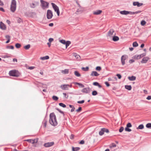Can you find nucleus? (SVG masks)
<instances>
[{
	"label": "nucleus",
	"mask_w": 151,
	"mask_h": 151,
	"mask_svg": "<svg viewBox=\"0 0 151 151\" xmlns=\"http://www.w3.org/2000/svg\"><path fill=\"white\" fill-rule=\"evenodd\" d=\"M49 122L54 126H56L58 124L56 116L54 113H51L50 115Z\"/></svg>",
	"instance_id": "f257e3e1"
},
{
	"label": "nucleus",
	"mask_w": 151,
	"mask_h": 151,
	"mask_svg": "<svg viewBox=\"0 0 151 151\" xmlns=\"http://www.w3.org/2000/svg\"><path fill=\"white\" fill-rule=\"evenodd\" d=\"M17 3L15 0H12L11 7L10 10L11 12H14L16 10V9Z\"/></svg>",
	"instance_id": "f03ea898"
},
{
	"label": "nucleus",
	"mask_w": 151,
	"mask_h": 151,
	"mask_svg": "<svg viewBox=\"0 0 151 151\" xmlns=\"http://www.w3.org/2000/svg\"><path fill=\"white\" fill-rule=\"evenodd\" d=\"M9 75L10 76L18 77L19 76V74L18 73V71L16 70H12L9 71Z\"/></svg>",
	"instance_id": "7ed1b4c3"
},
{
	"label": "nucleus",
	"mask_w": 151,
	"mask_h": 151,
	"mask_svg": "<svg viewBox=\"0 0 151 151\" xmlns=\"http://www.w3.org/2000/svg\"><path fill=\"white\" fill-rule=\"evenodd\" d=\"M51 4L55 11L56 12L58 15L59 16L60 15V11L58 6L53 3H52Z\"/></svg>",
	"instance_id": "20e7f679"
},
{
	"label": "nucleus",
	"mask_w": 151,
	"mask_h": 151,
	"mask_svg": "<svg viewBox=\"0 0 151 151\" xmlns=\"http://www.w3.org/2000/svg\"><path fill=\"white\" fill-rule=\"evenodd\" d=\"M40 2L41 3L42 8L43 9H45V8H47L48 6V3L43 0H41Z\"/></svg>",
	"instance_id": "39448f33"
},
{
	"label": "nucleus",
	"mask_w": 151,
	"mask_h": 151,
	"mask_svg": "<svg viewBox=\"0 0 151 151\" xmlns=\"http://www.w3.org/2000/svg\"><path fill=\"white\" fill-rule=\"evenodd\" d=\"M52 12L50 10L48 9L47 10V17L48 19H51L53 16Z\"/></svg>",
	"instance_id": "423d86ee"
},
{
	"label": "nucleus",
	"mask_w": 151,
	"mask_h": 151,
	"mask_svg": "<svg viewBox=\"0 0 151 151\" xmlns=\"http://www.w3.org/2000/svg\"><path fill=\"white\" fill-rule=\"evenodd\" d=\"M128 58V56L126 55H124L122 56L121 60L122 64L123 65H124L125 64V60L127 58Z\"/></svg>",
	"instance_id": "0eeeda50"
},
{
	"label": "nucleus",
	"mask_w": 151,
	"mask_h": 151,
	"mask_svg": "<svg viewBox=\"0 0 151 151\" xmlns=\"http://www.w3.org/2000/svg\"><path fill=\"white\" fill-rule=\"evenodd\" d=\"M54 144V142H48L45 143L43 146L45 147H48L53 146Z\"/></svg>",
	"instance_id": "6e6552de"
},
{
	"label": "nucleus",
	"mask_w": 151,
	"mask_h": 151,
	"mask_svg": "<svg viewBox=\"0 0 151 151\" xmlns=\"http://www.w3.org/2000/svg\"><path fill=\"white\" fill-rule=\"evenodd\" d=\"M146 55V53H144L139 55H135L134 57V58L135 59H136L137 60H138L143 57L145 56Z\"/></svg>",
	"instance_id": "1a4fd4ad"
},
{
	"label": "nucleus",
	"mask_w": 151,
	"mask_h": 151,
	"mask_svg": "<svg viewBox=\"0 0 151 151\" xmlns=\"http://www.w3.org/2000/svg\"><path fill=\"white\" fill-rule=\"evenodd\" d=\"M149 59V58L148 57H143L142 60L141 61V63H146Z\"/></svg>",
	"instance_id": "9d476101"
},
{
	"label": "nucleus",
	"mask_w": 151,
	"mask_h": 151,
	"mask_svg": "<svg viewBox=\"0 0 151 151\" xmlns=\"http://www.w3.org/2000/svg\"><path fill=\"white\" fill-rule=\"evenodd\" d=\"M0 28L3 30H5L6 28V25L2 22H0Z\"/></svg>",
	"instance_id": "9b49d317"
},
{
	"label": "nucleus",
	"mask_w": 151,
	"mask_h": 151,
	"mask_svg": "<svg viewBox=\"0 0 151 151\" xmlns=\"http://www.w3.org/2000/svg\"><path fill=\"white\" fill-rule=\"evenodd\" d=\"M68 84L62 85L60 86V88L63 90H68Z\"/></svg>",
	"instance_id": "f8f14e48"
},
{
	"label": "nucleus",
	"mask_w": 151,
	"mask_h": 151,
	"mask_svg": "<svg viewBox=\"0 0 151 151\" xmlns=\"http://www.w3.org/2000/svg\"><path fill=\"white\" fill-rule=\"evenodd\" d=\"M133 4L134 6H137L139 7L142 6L143 5V4L142 3H140L138 1H135L133 2Z\"/></svg>",
	"instance_id": "ddd939ff"
},
{
	"label": "nucleus",
	"mask_w": 151,
	"mask_h": 151,
	"mask_svg": "<svg viewBox=\"0 0 151 151\" xmlns=\"http://www.w3.org/2000/svg\"><path fill=\"white\" fill-rule=\"evenodd\" d=\"M99 74L96 71H93L91 72L90 75L92 76H96L97 77L99 76Z\"/></svg>",
	"instance_id": "4468645a"
},
{
	"label": "nucleus",
	"mask_w": 151,
	"mask_h": 151,
	"mask_svg": "<svg viewBox=\"0 0 151 151\" xmlns=\"http://www.w3.org/2000/svg\"><path fill=\"white\" fill-rule=\"evenodd\" d=\"M89 89H90V88H84L81 91L83 93H88V91H89Z\"/></svg>",
	"instance_id": "2eb2a0df"
},
{
	"label": "nucleus",
	"mask_w": 151,
	"mask_h": 151,
	"mask_svg": "<svg viewBox=\"0 0 151 151\" xmlns=\"http://www.w3.org/2000/svg\"><path fill=\"white\" fill-rule=\"evenodd\" d=\"M102 11L101 10H97L93 12V14L96 15H98L100 14L102 12Z\"/></svg>",
	"instance_id": "dca6fc26"
},
{
	"label": "nucleus",
	"mask_w": 151,
	"mask_h": 151,
	"mask_svg": "<svg viewBox=\"0 0 151 151\" xmlns=\"http://www.w3.org/2000/svg\"><path fill=\"white\" fill-rule=\"evenodd\" d=\"M136 78V77L132 76H129L128 77V79L130 81H134L135 80Z\"/></svg>",
	"instance_id": "f3484780"
},
{
	"label": "nucleus",
	"mask_w": 151,
	"mask_h": 151,
	"mask_svg": "<svg viewBox=\"0 0 151 151\" xmlns=\"http://www.w3.org/2000/svg\"><path fill=\"white\" fill-rule=\"evenodd\" d=\"M120 13L122 15H127L128 14V11L126 10H123L121 11L120 12Z\"/></svg>",
	"instance_id": "a211bd4d"
},
{
	"label": "nucleus",
	"mask_w": 151,
	"mask_h": 151,
	"mask_svg": "<svg viewBox=\"0 0 151 151\" xmlns=\"http://www.w3.org/2000/svg\"><path fill=\"white\" fill-rule=\"evenodd\" d=\"M74 83L75 85H78L81 88H82L84 87V86L82 83L77 82H74Z\"/></svg>",
	"instance_id": "6ab92c4d"
},
{
	"label": "nucleus",
	"mask_w": 151,
	"mask_h": 151,
	"mask_svg": "<svg viewBox=\"0 0 151 151\" xmlns=\"http://www.w3.org/2000/svg\"><path fill=\"white\" fill-rule=\"evenodd\" d=\"M114 31L113 29H111L109 31L108 33V35L109 36H111L113 35V33L114 32Z\"/></svg>",
	"instance_id": "aec40b11"
},
{
	"label": "nucleus",
	"mask_w": 151,
	"mask_h": 151,
	"mask_svg": "<svg viewBox=\"0 0 151 151\" xmlns=\"http://www.w3.org/2000/svg\"><path fill=\"white\" fill-rule=\"evenodd\" d=\"M73 55L78 60H80L81 58L80 57L79 55H78L77 53H74Z\"/></svg>",
	"instance_id": "412c9836"
},
{
	"label": "nucleus",
	"mask_w": 151,
	"mask_h": 151,
	"mask_svg": "<svg viewBox=\"0 0 151 151\" xmlns=\"http://www.w3.org/2000/svg\"><path fill=\"white\" fill-rule=\"evenodd\" d=\"M119 39V37L117 36H114L112 38V40L115 42L118 41Z\"/></svg>",
	"instance_id": "4be33fe9"
},
{
	"label": "nucleus",
	"mask_w": 151,
	"mask_h": 151,
	"mask_svg": "<svg viewBox=\"0 0 151 151\" xmlns=\"http://www.w3.org/2000/svg\"><path fill=\"white\" fill-rule=\"evenodd\" d=\"M74 73L75 75L77 77H79L81 76L80 74L77 71H75L74 72Z\"/></svg>",
	"instance_id": "5701e85b"
},
{
	"label": "nucleus",
	"mask_w": 151,
	"mask_h": 151,
	"mask_svg": "<svg viewBox=\"0 0 151 151\" xmlns=\"http://www.w3.org/2000/svg\"><path fill=\"white\" fill-rule=\"evenodd\" d=\"M125 89L128 90H131L132 87L131 85H126L125 86Z\"/></svg>",
	"instance_id": "b1692460"
},
{
	"label": "nucleus",
	"mask_w": 151,
	"mask_h": 151,
	"mask_svg": "<svg viewBox=\"0 0 151 151\" xmlns=\"http://www.w3.org/2000/svg\"><path fill=\"white\" fill-rule=\"evenodd\" d=\"M49 57L48 56H46L45 57H41L40 58V59L42 60H47L49 59Z\"/></svg>",
	"instance_id": "393cba45"
},
{
	"label": "nucleus",
	"mask_w": 151,
	"mask_h": 151,
	"mask_svg": "<svg viewBox=\"0 0 151 151\" xmlns=\"http://www.w3.org/2000/svg\"><path fill=\"white\" fill-rule=\"evenodd\" d=\"M80 148L79 147H72V151H78L80 149Z\"/></svg>",
	"instance_id": "a878e982"
},
{
	"label": "nucleus",
	"mask_w": 151,
	"mask_h": 151,
	"mask_svg": "<svg viewBox=\"0 0 151 151\" xmlns=\"http://www.w3.org/2000/svg\"><path fill=\"white\" fill-rule=\"evenodd\" d=\"M144 128V125L143 124H141L137 128V129H142Z\"/></svg>",
	"instance_id": "bb28decb"
},
{
	"label": "nucleus",
	"mask_w": 151,
	"mask_h": 151,
	"mask_svg": "<svg viewBox=\"0 0 151 151\" xmlns=\"http://www.w3.org/2000/svg\"><path fill=\"white\" fill-rule=\"evenodd\" d=\"M71 42L70 41H67L66 42V43H65L66 48H67V47L69 46V45L70 44Z\"/></svg>",
	"instance_id": "cd10ccee"
},
{
	"label": "nucleus",
	"mask_w": 151,
	"mask_h": 151,
	"mask_svg": "<svg viewBox=\"0 0 151 151\" xmlns=\"http://www.w3.org/2000/svg\"><path fill=\"white\" fill-rule=\"evenodd\" d=\"M62 72L65 74H67L69 73V70L68 69H65L63 70Z\"/></svg>",
	"instance_id": "c85d7f7f"
},
{
	"label": "nucleus",
	"mask_w": 151,
	"mask_h": 151,
	"mask_svg": "<svg viewBox=\"0 0 151 151\" xmlns=\"http://www.w3.org/2000/svg\"><path fill=\"white\" fill-rule=\"evenodd\" d=\"M104 133V131L103 130V128L101 129V131L99 132V134L100 135H102Z\"/></svg>",
	"instance_id": "c756f323"
},
{
	"label": "nucleus",
	"mask_w": 151,
	"mask_h": 151,
	"mask_svg": "<svg viewBox=\"0 0 151 151\" xmlns=\"http://www.w3.org/2000/svg\"><path fill=\"white\" fill-rule=\"evenodd\" d=\"M30 47V45L29 44H28L24 47V48L27 50H28Z\"/></svg>",
	"instance_id": "7c9ffc66"
},
{
	"label": "nucleus",
	"mask_w": 151,
	"mask_h": 151,
	"mask_svg": "<svg viewBox=\"0 0 151 151\" xmlns=\"http://www.w3.org/2000/svg\"><path fill=\"white\" fill-rule=\"evenodd\" d=\"M59 105L60 106L63 108H65L66 107V105L62 103H60L59 104Z\"/></svg>",
	"instance_id": "2f4dec72"
},
{
	"label": "nucleus",
	"mask_w": 151,
	"mask_h": 151,
	"mask_svg": "<svg viewBox=\"0 0 151 151\" xmlns=\"http://www.w3.org/2000/svg\"><path fill=\"white\" fill-rule=\"evenodd\" d=\"M42 123L44 124V127H46L47 124V120L45 119H44L42 122Z\"/></svg>",
	"instance_id": "473e14b6"
},
{
	"label": "nucleus",
	"mask_w": 151,
	"mask_h": 151,
	"mask_svg": "<svg viewBox=\"0 0 151 151\" xmlns=\"http://www.w3.org/2000/svg\"><path fill=\"white\" fill-rule=\"evenodd\" d=\"M132 45L133 47H136L138 46V44L136 42H135L133 43Z\"/></svg>",
	"instance_id": "72a5a7b5"
},
{
	"label": "nucleus",
	"mask_w": 151,
	"mask_h": 151,
	"mask_svg": "<svg viewBox=\"0 0 151 151\" xmlns=\"http://www.w3.org/2000/svg\"><path fill=\"white\" fill-rule=\"evenodd\" d=\"M52 99L53 100L56 101L58 100V98L56 96H53L52 97Z\"/></svg>",
	"instance_id": "f704fd0d"
},
{
	"label": "nucleus",
	"mask_w": 151,
	"mask_h": 151,
	"mask_svg": "<svg viewBox=\"0 0 151 151\" xmlns=\"http://www.w3.org/2000/svg\"><path fill=\"white\" fill-rule=\"evenodd\" d=\"M81 69L83 70L86 71L88 70L89 68L88 67H86V68L82 67Z\"/></svg>",
	"instance_id": "c9c22d12"
},
{
	"label": "nucleus",
	"mask_w": 151,
	"mask_h": 151,
	"mask_svg": "<svg viewBox=\"0 0 151 151\" xmlns=\"http://www.w3.org/2000/svg\"><path fill=\"white\" fill-rule=\"evenodd\" d=\"M146 126L147 128L151 129V123H148L147 124Z\"/></svg>",
	"instance_id": "e433bc0d"
},
{
	"label": "nucleus",
	"mask_w": 151,
	"mask_h": 151,
	"mask_svg": "<svg viewBox=\"0 0 151 151\" xmlns=\"http://www.w3.org/2000/svg\"><path fill=\"white\" fill-rule=\"evenodd\" d=\"M56 109L58 110L59 112H60L61 114H63V115L64 116L65 115V114L64 113V112L62 111L61 110H60L58 108H56Z\"/></svg>",
	"instance_id": "4c0bfd02"
},
{
	"label": "nucleus",
	"mask_w": 151,
	"mask_h": 151,
	"mask_svg": "<svg viewBox=\"0 0 151 151\" xmlns=\"http://www.w3.org/2000/svg\"><path fill=\"white\" fill-rule=\"evenodd\" d=\"M15 47L17 48H19L21 47V45L18 43H16L15 45Z\"/></svg>",
	"instance_id": "58836bf2"
},
{
	"label": "nucleus",
	"mask_w": 151,
	"mask_h": 151,
	"mask_svg": "<svg viewBox=\"0 0 151 151\" xmlns=\"http://www.w3.org/2000/svg\"><path fill=\"white\" fill-rule=\"evenodd\" d=\"M98 94L97 92L96 91H92V94L93 96H96Z\"/></svg>",
	"instance_id": "ea45409f"
},
{
	"label": "nucleus",
	"mask_w": 151,
	"mask_h": 151,
	"mask_svg": "<svg viewBox=\"0 0 151 151\" xmlns=\"http://www.w3.org/2000/svg\"><path fill=\"white\" fill-rule=\"evenodd\" d=\"M146 23V22L144 20H142L141 22V24L142 26H144Z\"/></svg>",
	"instance_id": "a19ab883"
},
{
	"label": "nucleus",
	"mask_w": 151,
	"mask_h": 151,
	"mask_svg": "<svg viewBox=\"0 0 151 151\" xmlns=\"http://www.w3.org/2000/svg\"><path fill=\"white\" fill-rule=\"evenodd\" d=\"M116 145L114 143H112L110 146V147L112 148L114 147H116Z\"/></svg>",
	"instance_id": "79ce46f5"
},
{
	"label": "nucleus",
	"mask_w": 151,
	"mask_h": 151,
	"mask_svg": "<svg viewBox=\"0 0 151 151\" xmlns=\"http://www.w3.org/2000/svg\"><path fill=\"white\" fill-rule=\"evenodd\" d=\"M125 131L128 132H130L132 131L131 129L129 128L128 127H126L125 129Z\"/></svg>",
	"instance_id": "37998d69"
},
{
	"label": "nucleus",
	"mask_w": 151,
	"mask_h": 151,
	"mask_svg": "<svg viewBox=\"0 0 151 151\" xmlns=\"http://www.w3.org/2000/svg\"><path fill=\"white\" fill-rule=\"evenodd\" d=\"M6 48L7 49H14V47L13 46H8L6 47Z\"/></svg>",
	"instance_id": "c03bdc74"
},
{
	"label": "nucleus",
	"mask_w": 151,
	"mask_h": 151,
	"mask_svg": "<svg viewBox=\"0 0 151 151\" xmlns=\"http://www.w3.org/2000/svg\"><path fill=\"white\" fill-rule=\"evenodd\" d=\"M103 130L104 131V132H106L107 133H108L109 132L108 129L105 128H103Z\"/></svg>",
	"instance_id": "a18cd8bd"
},
{
	"label": "nucleus",
	"mask_w": 151,
	"mask_h": 151,
	"mask_svg": "<svg viewBox=\"0 0 151 151\" xmlns=\"http://www.w3.org/2000/svg\"><path fill=\"white\" fill-rule=\"evenodd\" d=\"M30 6L31 8H34L35 7V4L33 3L32 4H30Z\"/></svg>",
	"instance_id": "49530a36"
},
{
	"label": "nucleus",
	"mask_w": 151,
	"mask_h": 151,
	"mask_svg": "<svg viewBox=\"0 0 151 151\" xmlns=\"http://www.w3.org/2000/svg\"><path fill=\"white\" fill-rule=\"evenodd\" d=\"M96 70H97L100 71L101 70V68L100 66H97L96 68Z\"/></svg>",
	"instance_id": "de8ad7c7"
},
{
	"label": "nucleus",
	"mask_w": 151,
	"mask_h": 151,
	"mask_svg": "<svg viewBox=\"0 0 151 151\" xmlns=\"http://www.w3.org/2000/svg\"><path fill=\"white\" fill-rule=\"evenodd\" d=\"M132 127V125L130 123H128L126 127L128 128L131 127Z\"/></svg>",
	"instance_id": "09e8293b"
},
{
	"label": "nucleus",
	"mask_w": 151,
	"mask_h": 151,
	"mask_svg": "<svg viewBox=\"0 0 151 151\" xmlns=\"http://www.w3.org/2000/svg\"><path fill=\"white\" fill-rule=\"evenodd\" d=\"M60 42L62 43L65 45L66 43V41L65 40H60Z\"/></svg>",
	"instance_id": "8fccbe9b"
},
{
	"label": "nucleus",
	"mask_w": 151,
	"mask_h": 151,
	"mask_svg": "<svg viewBox=\"0 0 151 151\" xmlns=\"http://www.w3.org/2000/svg\"><path fill=\"white\" fill-rule=\"evenodd\" d=\"M124 128L123 127H121L119 130V131L120 132H122L124 130Z\"/></svg>",
	"instance_id": "3c124183"
},
{
	"label": "nucleus",
	"mask_w": 151,
	"mask_h": 151,
	"mask_svg": "<svg viewBox=\"0 0 151 151\" xmlns=\"http://www.w3.org/2000/svg\"><path fill=\"white\" fill-rule=\"evenodd\" d=\"M84 102H85V101L84 100H82V101H77V103L78 104H83V103H84Z\"/></svg>",
	"instance_id": "603ef678"
},
{
	"label": "nucleus",
	"mask_w": 151,
	"mask_h": 151,
	"mask_svg": "<svg viewBox=\"0 0 151 151\" xmlns=\"http://www.w3.org/2000/svg\"><path fill=\"white\" fill-rule=\"evenodd\" d=\"M82 110V108L81 107H79L78 109L76 110V111L77 112H79L81 111Z\"/></svg>",
	"instance_id": "864d4df0"
},
{
	"label": "nucleus",
	"mask_w": 151,
	"mask_h": 151,
	"mask_svg": "<svg viewBox=\"0 0 151 151\" xmlns=\"http://www.w3.org/2000/svg\"><path fill=\"white\" fill-rule=\"evenodd\" d=\"M99 83L97 82H94L93 83V84L95 86H97L98 85H99Z\"/></svg>",
	"instance_id": "5fc2aeb1"
},
{
	"label": "nucleus",
	"mask_w": 151,
	"mask_h": 151,
	"mask_svg": "<svg viewBox=\"0 0 151 151\" xmlns=\"http://www.w3.org/2000/svg\"><path fill=\"white\" fill-rule=\"evenodd\" d=\"M128 14H130L131 15L134 14V12L128 11Z\"/></svg>",
	"instance_id": "6e6d98bb"
},
{
	"label": "nucleus",
	"mask_w": 151,
	"mask_h": 151,
	"mask_svg": "<svg viewBox=\"0 0 151 151\" xmlns=\"http://www.w3.org/2000/svg\"><path fill=\"white\" fill-rule=\"evenodd\" d=\"M63 94L64 95V96L66 98H68V95H67L66 93H63Z\"/></svg>",
	"instance_id": "4d7b16f0"
},
{
	"label": "nucleus",
	"mask_w": 151,
	"mask_h": 151,
	"mask_svg": "<svg viewBox=\"0 0 151 151\" xmlns=\"http://www.w3.org/2000/svg\"><path fill=\"white\" fill-rule=\"evenodd\" d=\"M37 140L36 141V142H35V140L34 139L33 140L32 139V141L31 143L32 144H34L35 143H36L37 142Z\"/></svg>",
	"instance_id": "13d9d810"
},
{
	"label": "nucleus",
	"mask_w": 151,
	"mask_h": 151,
	"mask_svg": "<svg viewBox=\"0 0 151 151\" xmlns=\"http://www.w3.org/2000/svg\"><path fill=\"white\" fill-rule=\"evenodd\" d=\"M74 135L73 134H71L70 136V138L71 139H74Z\"/></svg>",
	"instance_id": "bf43d9fd"
},
{
	"label": "nucleus",
	"mask_w": 151,
	"mask_h": 151,
	"mask_svg": "<svg viewBox=\"0 0 151 151\" xmlns=\"http://www.w3.org/2000/svg\"><path fill=\"white\" fill-rule=\"evenodd\" d=\"M142 12L141 11H137L136 12H134V14H137L141 13Z\"/></svg>",
	"instance_id": "052dcab7"
},
{
	"label": "nucleus",
	"mask_w": 151,
	"mask_h": 151,
	"mask_svg": "<svg viewBox=\"0 0 151 151\" xmlns=\"http://www.w3.org/2000/svg\"><path fill=\"white\" fill-rule=\"evenodd\" d=\"M5 37L7 39V40H8V39H9V40H10V36L9 35H6L5 36Z\"/></svg>",
	"instance_id": "680f3d73"
},
{
	"label": "nucleus",
	"mask_w": 151,
	"mask_h": 151,
	"mask_svg": "<svg viewBox=\"0 0 151 151\" xmlns=\"http://www.w3.org/2000/svg\"><path fill=\"white\" fill-rule=\"evenodd\" d=\"M116 76L118 77V78L119 79H121L122 78V76H121V75L120 74H117L116 75Z\"/></svg>",
	"instance_id": "e2e57ef3"
},
{
	"label": "nucleus",
	"mask_w": 151,
	"mask_h": 151,
	"mask_svg": "<svg viewBox=\"0 0 151 151\" xmlns=\"http://www.w3.org/2000/svg\"><path fill=\"white\" fill-rule=\"evenodd\" d=\"M134 62V60L133 59H131L129 60V63H132Z\"/></svg>",
	"instance_id": "0e129e2a"
},
{
	"label": "nucleus",
	"mask_w": 151,
	"mask_h": 151,
	"mask_svg": "<svg viewBox=\"0 0 151 151\" xmlns=\"http://www.w3.org/2000/svg\"><path fill=\"white\" fill-rule=\"evenodd\" d=\"M84 141L83 140H81L79 143L80 144H83L84 143Z\"/></svg>",
	"instance_id": "69168bd1"
},
{
	"label": "nucleus",
	"mask_w": 151,
	"mask_h": 151,
	"mask_svg": "<svg viewBox=\"0 0 151 151\" xmlns=\"http://www.w3.org/2000/svg\"><path fill=\"white\" fill-rule=\"evenodd\" d=\"M105 84H106V86L107 87H108V86H110V84H109V83L106 81V82H105Z\"/></svg>",
	"instance_id": "338daca9"
},
{
	"label": "nucleus",
	"mask_w": 151,
	"mask_h": 151,
	"mask_svg": "<svg viewBox=\"0 0 151 151\" xmlns=\"http://www.w3.org/2000/svg\"><path fill=\"white\" fill-rule=\"evenodd\" d=\"M146 99L148 100H150L151 99V96H149L146 98Z\"/></svg>",
	"instance_id": "774afa93"
}]
</instances>
